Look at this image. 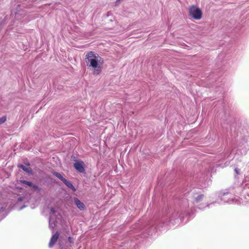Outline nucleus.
<instances>
[{
  "label": "nucleus",
  "mask_w": 249,
  "mask_h": 249,
  "mask_svg": "<svg viewBox=\"0 0 249 249\" xmlns=\"http://www.w3.org/2000/svg\"><path fill=\"white\" fill-rule=\"evenodd\" d=\"M85 62L87 67L93 68V75H97L101 73L104 60L98 54L92 51L88 52L85 56Z\"/></svg>",
  "instance_id": "1"
},
{
  "label": "nucleus",
  "mask_w": 249,
  "mask_h": 249,
  "mask_svg": "<svg viewBox=\"0 0 249 249\" xmlns=\"http://www.w3.org/2000/svg\"><path fill=\"white\" fill-rule=\"evenodd\" d=\"M189 16L195 19H199L201 18L202 12L199 8L192 6L189 8Z\"/></svg>",
  "instance_id": "2"
},
{
  "label": "nucleus",
  "mask_w": 249,
  "mask_h": 249,
  "mask_svg": "<svg viewBox=\"0 0 249 249\" xmlns=\"http://www.w3.org/2000/svg\"><path fill=\"white\" fill-rule=\"evenodd\" d=\"M84 162L81 160L75 162L74 163V168L80 173H85V170L84 167Z\"/></svg>",
  "instance_id": "3"
},
{
  "label": "nucleus",
  "mask_w": 249,
  "mask_h": 249,
  "mask_svg": "<svg viewBox=\"0 0 249 249\" xmlns=\"http://www.w3.org/2000/svg\"><path fill=\"white\" fill-rule=\"evenodd\" d=\"M59 237V233L58 231H56L54 235L51 237L50 241L49 243V247L52 248L54 245L56 243L58 238Z\"/></svg>",
  "instance_id": "4"
},
{
  "label": "nucleus",
  "mask_w": 249,
  "mask_h": 249,
  "mask_svg": "<svg viewBox=\"0 0 249 249\" xmlns=\"http://www.w3.org/2000/svg\"><path fill=\"white\" fill-rule=\"evenodd\" d=\"M74 200L78 209L80 210H83L85 209V205L83 202H81L77 198H74Z\"/></svg>",
  "instance_id": "5"
},
{
  "label": "nucleus",
  "mask_w": 249,
  "mask_h": 249,
  "mask_svg": "<svg viewBox=\"0 0 249 249\" xmlns=\"http://www.w3.org/2000/svg\"><path fill=\"white\" fill-rule=\"evenodd\" d=\"M62 181L68 188H71L73 191L74 192L76 191V189L70 181L65 178L64 179H63Z\"/></svg>",
  "instance_id": "6"
},
{
  "label": "nucleus",
  "mask_w": 249,
  "mask_h": 249,
  "mask_svg": "<svg viewBox=\"0 0 249 249\" xmlns=\"http://www.w3.org/2000/svg\"><path fill=\"white\" fill-rule=\"evenodd\" d=\"M18 167L21 168L23 171H25L26 172L28 173H30L32 172V170L31 169L26 167L23 165L20 164L18 165Z\"/></svg>",
  "instance_id": "7"
},
{
  "label": "nucleus",
  "mask_w": 249,
  "mask_h": 249,
  "mask_svg": "<svg viewBox=\"0 0 249 249\" xmlns=\"http://www.w3.org/2000/svg\"><path fill=\"white\" fill-rule=\"evenodd\" d=\"M53 174L62 181H63V179H65V178H63V176L58 172H53Z\"/></svg>",
  "instance_id": "8"
},
{
  "label": "nucleus",
  "mask_w": 249,
  "mask_h": 249,
  "mask_svg": "<svg viewBox=\"0 0 249 249\" xmlns=\"http://www.w3.org/2000/svg\"><path fill=\"white\" fill-rule=\"evenodd\" d=\"M20 182V183L26 184L30 187H31V186L33 185V183L31 182L28 181L21 180Z\"/></svg>",
  "instance_id": "9"
},
{
  "label": "nucleus",
  "mask_w": 249,
  "mask_h": 249,
  "mask_svg": "<svg viewBox=\"0 0 249 249\" xmlns=\"http://www.w3.org/2000/svg\"><path fill=\"white\" fill-rule=\"evenodd\" d=\"M6 121V117L3 116L0 118V124L4 123Z\"/></svg>",
  "instance_id": "10"
},
{
  "label": "nucleus",
  "mask_w": 249,
  "mask_h": 249,
  "mask_svg": "<svg viewBox=\"0 0 249 249\" xmlns=\"http://www.w3.org/2000/svg\"><path fill=\"white\" fill-rule=\"evenodd\" d=\"M31 187H32L35 190H38V191L40 190L39 188L37 186H36V185H35V184H33V185L31 186Z\"/></svg>",
  "instance_id": "11"
},
{
  "label": "nucleus",
  "mask_w": 249,
  "mask_h": 249,
  "mask_svg": "<svg viewBox=\"0 0 249 249\" xmlns=\"http://www.w3.org/2000/svg\"><path fill=\"white\" fill-rule=\"evenodd\" d=\"M234 171L237 175H239L240 174V169H239L238 168H236L234 169Z\"/></svg>",
  "instance_id": "12"
},
{
  "label": "nucleus",
  "mask_w": 249,
  "mask_h": 249,
  "mask_svg": "<svg viewBox=\"0 0 249 249\" xmlns=\"http://www.w3.org/2000/svg\"><path fill=\"white\" fill-rule=\"evenodd\" d=\"M50 211L51 212L53 213H55V211L54 210V209L53 208H51L50 209Z\"/></svg>",
  "instance_id": "13"
},
{
  "label": "nucleus",
  "mask_w": 249,
  "mask_h": 249,
  "mask_svg": "<svg viewBox=\"0 0 249 249\" xmlns=\"http://www.w3.org/2000/svg\"><path fill=\"white\" fill-rule=\"evenodd\" d=\"M68 240L70 242V243H72L73 242V240H72V238L71 237H69L68 238Z\"/></svg>",
  "instance_id": "14"
},
{
  "label": "nucleus",
  "mask_w": 249,
  "mask_h": 249,
  "mask_svg": "<svg viewBox=\"0 0 249 249\" xmlns=\"http://www.w3.org/2000/svg\"><path fill=\"white\" fill-rule=\"evenodd\" d=\"M119 0H117L116 2L117 3Z\"/></svg>",
  "instance_id": "15"
}]
</instances>
